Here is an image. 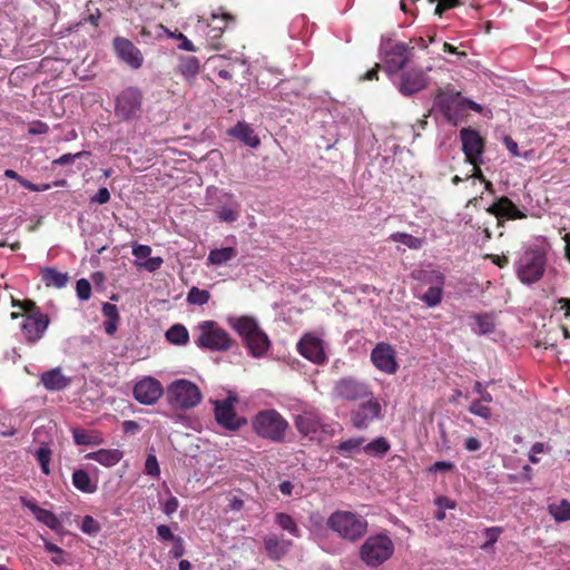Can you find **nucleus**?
Here are the masks:
<instances>
[{"label":"nucleus","mask_w":570,"mask_h":570,"mask_svg":"<svg viewBox=\"0 0 570 570\" xmlns=\"http://www.w3.org/2000/svg\"><path fill=\"white\" fill-rule=\"evenodd\" d=\"M232 326L243 338L252 356L262 357L269 350L271 341L254 317L240 316Z\"/></svg>","instance_id":"1"},{"label":"nucleus","mask_w":570,"mask_h":570,"mask_svg":"<svg viewBox=\"0 0 570 570\" xmlns=\"http://www.w3.org/2000/svg\"><path fill=\"white\" fill-rule=\"evenodd\" d=\"M252 426L259 438L282 443L285 441L289 424L278 411L268 409L259 411L253 417Z\"/></svg>","instance_id":"2"},{"label":"nucleus","mask_w":570,"mask_h":570,"mask_svg":"<svg viewBox=\"0 0 570 570\" xmlns=\"http://www.w3.org/2000/svg\"><path fill=\"white\" fill-rule=\"evenodd\" d=\"M328 528L346 541L355 542L367 532V521L351 511L336 510L327 519Z\"/></svg>","instance_id":"3"},{"label":"nucleus","mask_w":570,"mask_h":570,"mask_svg":"<svg viewBox=\"0 0 570 570\" xmlns=\"http://www.w3.org/2000/svg\"><path fill=\"white\" fill-rule=\"evenodd\" d=\"M197 333L195 344L202 350L213 352H226L230 350L234 340L227 331L218 325L215 321H203L195 328Z\"/></svg>","instance_id":"4"},{"label":"nucleus","mask_w":570,"mask_h":570,"mask_svg":"<svg viewBox=\"0 0 570 570\" xmlns=\"http://www.w3.org/2000/svg\"><path fill=\"white\" fill-rule=\"evenodd\" d=\"M394 552L392 539L384 533L370 535L360 548V559L375 569L387 561Z\"/></svg>","instance_id":"5"},{"label":"nucleus","mask_w":570,"mask_h":570,"mask_svg":"<svg viewBox=\"0 0 570 570\" xmlns=\"http://www.w3.org/2000/svg\"><path fill=\"white\" fill-rule=\"evenodd\" d=\"M144 94L140 88L129 86L115 98V117L121 122L137 121L142 115Z\"/></svg>","instance_id":"6"},{"label":"nucleus","mask_w":570,"mask_h":570,"mask_svg":"<svg viewBox=\"0 0 570 570\" xmlns=\"http://www.w3.org/2000/svg\"><path fill=\"white\" fill-rule=\"evenodd\" d=\"M167 401L170 406L180 410H189L202 401L198 386L187 380H176L167 387Z\"/></svg>","instance_id":"7"},{"label":"nucleus","mask_w":570,"mask_h":570,"mask_svg":"<svg viewBox=\"0 0 570 570\" xmlns=\"http://www.w3.org/2000/svg\"><path fill=\"white\" fill-rule=\"evenodd\" d=\"M547 257L540 249H529L524 253L517 267L521 283L531 285L539 282L546 271Z\"/></svg>","instance_id":"8"},{"label":"nucleus","mask_w":570,"mask_h":570,"mask_svg":"<svg viewBox=\"0 0 570 570\" xmlns=\"http://www.w3.org/2000/svg\"><path fill=\"white\" fill-rule=\"evenodd\" d=\"M373 394L371 386L353 376L337 380L333 386V396L345 401L365 400Z\"/></svg>","instance_id":"9"},{"label":"nucleus","mask_w":570,"mask_h":570,"mask_svg":"<svg viewBox=\"0 0 570 570\" xmlns=\"http://www.w3.org/2000/svg\"><path fill=\"white\" fill-rule=\"evenodd\" d=\"M461 92L455 91L450 86L439 88L434 97V108H436L446 121L456 125L459 120V110L461 109Z\"/></svg>","instance_id":"10"},{"label":"nucleus","mask_w":570,"mask_h":570,"mask_svg":"<svg viewBox=\"0 0 570 570\" xmlns=\"http://www.w3.org/2000/svg\"><path fill=\"white\" fill-rule=\"evenodd\" d=\"M297 431L311 440L320 438L321 433L333 434L330 426L323 423L322 415L316 410H304L294 420Z\"/></svg>","instance_id":"11"},{"label":"nucleus","mask_w":570,"mask_h":570,"mask_svg":"<svg viewBox=\"0 0 570 570\" xmlns=\"http://www.w3.org/2000/svg\"><path fill=\"white\" fill-rule=\"evenodd\" d=\"M22 317L20 330L23 338L30 344L41 340L50 323L49 316L41 311H36V314L22 315Z\"/></svg>","instance_id":"12"},{"label":"nucleus","mask_w":570,"mask_h":570,"mask_svg":"<svg viewBox=\"0 0 570 570\" xmlns=\"http://www.w3.org/2000/svg\"><path fill=\"white\" fill-rule=\"evenodd\" d=\"M367 399L351 413L352 424L358 430L367 429L374 420L382 417V405L379 400L373 397V394Z\"/></svg>","instance_id":"13"},{"label":"nucleus","mask_w":570,"mask_h":570,"mask_svg":"<svg viewBox=\"0 0 570 570\" xmlns=\"http://www.w3.org/2000/svg\"><path fill=\"white\" fill-rule=\"evenodd\" d=\"M373 365L386 374H395L399 370L396 353L393 346L385 342L377 343L371 352Z\"/></svg>","instance_id":"14"},{"label":"nucleus","mask_w":570,"mask_h":570,"mask_svg":"<svg viewBox=\"0 0 570 570\" xmlns=\"http://www.w3.org/2000/svg\"><path fill=\"white\" fill-rule=\"evenodd\" d=\"M137 402L145 405L155 404L164 394L161 383L151 376H145L138 381L132 390Z\"/></svg>","instance_id":"15"},{"label":"nucleus","mask_w":570,"mask_h":570,"mask_svg":"<svg viewBox=\"0 0 570 570\" xmlns=\"http://www.w3.org/2000/svg\"><path fill=\"white\" fill-rule=\"evenodd\" d=\"M413 56V48L405 42H397L385 51L384 68L389 73L401 71Z\"/></svg>","instance_id":"16"},{"label":"nucleus","mask_w":570,"mask_h":570,"mask_svg":"<svg viewBox=\"0 0 570 570\" xmlns=\"http://www.w3.org/2000/svg\"><path fill=\"white\" fill-rule=\"evenodd\" d=\"M460 138L466 161L475 166L484 150V141L481 135L475 129L463 128L460 131Z\"/></svg>","instance_id":"17"},{"label":"nucleus","mask_w":570,"mask_h":570,"mask_svg":"<svg viewBox=\"0 0 570 570\" xmlns=\"http://www.w3.org/2000/svg\"><path fill=\"white\" fill-rule=\"evenodd\" d=\"M429 83V77L419 68L405 70L400 76L399 90L404 96H412L423 90Z\"/></svg>","instance_id":"18"},{"label":"nucleus","mask_w":570,"mask_h":570,"mask_svg":"<svg viewBox=\"0 0 570 570\" xmlns=\"http://www.w3.org/2000/svg\"><path fill=\"white\" fill-rule=\"evenodd\" d=\"M297 350L302 356L315 364H323L327 360L323 341L312 333L305 334L299 340Z\"/></svg>","instance_id":"19"},{"label":"nucleus","mask_w":570,"mask_h":570,"mask_svg":"<svg viewBox=\"0 0 570 570\" xmlns=\"http://www.w3.org/2000/svg\"><path fill=\"white\" fill-rule=\"evenodd\" d=\"M215 417L219 425L230 431H236L246 423L236 415L230 397L215 403Z\"/></svg>","instance_id":"20"},{"label":"nucleus","mask_w":570,"mask_h":570,"mask_svg":"<svg viewBox=\"0 0 570 570\" xmlns=\"http://www.w3.org/2000/svg\"><path fill=\"white\" fill-rule=\"evenodd\" d=\"M114 49L117 56L132 69H139L142 66V53L130 40L116 37L114 39Z\"/></svg>","instance_id":"21"},{"label":"nucleus","mask_w":570,"mask_h":570,"mask_svg":"<svg viewBox=\"0 0 570 570\" xmlns=\"http://www.w3.org/2000/svg\"><path fill=\"white\" fill-rule=\"evenodd\" d=\"M263 544L266 556L272 561H281L288 554L294 543L292 540L269 533L263 538Z\"/></svg>","instance_id":"22"},{"label":"nucleus","mask_w":570,"mask_h":570,"mask_svg":"<svg viewBox=\"0 0 570 570\" xmlns=\"http://www.w3.org/2000/svg\"><path fill=\"white\" fill-rule=\"evenodd\" d=\"M487 213L495 216L497 218L505 219H523L525 214L521 212L514 203L507 196H501L491 206L487 208Z\"/></svg>","instance_id":"23"},{"label":"nucleus","mask_w":570,"mask_h":570,"mask_svg":"<svg viewBox=\"0 0 570 570\" xmlns=\"http://www.w3.org/2000/svg\"><path fill=\"white\" fill-rule=\"evenodd\" d=\"M20 502L24 508L29 509L33 513L37 521L47 525L49 529L58 531L61 528V522L57 515L49 510L40 508L33 499L21 497Z\"/></svg>","instance_id":"24"},{"label":"nucleus","mask_w":570,"mask_h":570,"mask_svg":"<svg viewBox=\"0 0 570 570\" xmlns=\"http://www.w3.org/2000/svg\"><path fill=\"white\" fill-rule=\"evenodd\" d=\"M40 381L49 391H61L66 389L71 382L70 377H67L62 374L60 367L43 372L41 374Z\"/></svg>","instance_id":"25"},{"label":"nucleus","mask_w":570,"mask_h":570,"mask_svg":"<svg viewBox=\"0 0 570 570\" xmlns=\"http://www.w3.org/2000/svg\"><path fill=\"white\" fill-rule=\"evenodd\" d=\"M124 456L122 451L118 449H100L96 452L88 453L86 459L97 461L105 466L116 465Z\"/></svg>","instance_id":"26"},{"label":"nucleus","mask_w":570,"mask_h":570,"mask_svg":"<svg viewBox=\"0 0 570 570\" xmlns=\"http://www.w3.org/2000/svg\"><path fill=\"white\" fill-rule=\"evenodd\" d=\"M41 279L47 287L62 288L68 284V273H62L55 267H43L40 271Z\"/></svg>","instance_id":"27"},{"label":"nucleus","mask_w":570,"mask_h":570,"mask_svg":"<svg viewBox=\"0 0 570 570\" xmlns=\"http://www.w3.org/2000/svg\"><path fill=\"white\" fill-rule=\"evenodd\" d=\"M199 60L194 56L181 57L178 63V72L186 81L191 82L199 72Z\"/></svg>","instance_id":"28"},{"label":"nucleus","mask_w":570,"mask_h":570,"mask_svg":"<svg viewBox=\"0 0 570 570\" xmlns=\"http://www.w3.org/2000/svg\"><path fill=\"white\" fill-rule=\"evenodd\" d=\"M232 134L249 147H257L261 144L259 138L246 122H238L233 129Z\"/></svg>","instance_id":"29"},{"label":"nucleus","mask_w":570,"mask_h":570,"mask_svg":"<svg viewBox=\"0 0 570 570\" xmlns=\"http://www.w3.org/2000/svg\"><path fill=\"white\" fill-rule=\"evenodd\" d=\"M413 277L423 285H444L445 276L436 269H421L413 273Z\"/></svg>","instance_id":"30"},{"label":"nucleus","mask_w":570,"mask_h":570,"mask_svg":"<svg viewBox=\"0 0 570 570\" xmlns=\"http://www.w3.org/2000/svg\"><path fill=\"white\" fill-rule=\"evenodd\" d=\"M274 522L278 525L279 529L288 532L294 538H301V529L292 515L285 512H277L274 515Z\"/></svg>","instance_id":"31"},{"label":"nucleus","mask_w":570,"mask_h":570,"mask_svg":"<svg viewBox=\"0 0 570 570\" xmlns=\"http://www.w3.org/2000/svg\"><path fill=\"white\" fill-rule=\"evenodd\" d=\"M237 256V250L234 247H223L212 249L208 254V263L212 265H224Z\"/></svg>","instance_id":"32"},{"label":"nucleus","mask_w":570,"mask_h":570,"mask_svg":"<svg viewBox=\"0 0 570 570\" xmlns=\"http://www.w3.org/2000/svg\"><path fill=\"white\" fill-rule=\"evenodd\" d=\"M72 484L76 489L85 493H94L97 489V487L92 484L88 472L82 469H78L72 473Z\"/></svg>","instance_id":"33"},{"label":"nucleus","mask_w":570,"mask_h":570,"mask_svg":"<svg viewBox=\"0 0 570 570\" xmlns=\"http://www.w3.org/2000/svg\"><path fill=\"white\" fill-rule=\"evenodd\" d=\"M168 342L175 345H186L189 341V333L181 324L173 325L165 334Z\"/></svg>","instance_id":"34"},{"label":"nucleus","mask_w":570,"mask_h":570,"mask_svg":"<svg viewBox=\"0 0 570 570\" xmlns=\"http://www.w3.org/2000/svg\"><path fill=\"white\" fill-rule=\"evenodd\" d=\"M73 442L78 445H99L102 439L95 432H88L82 429L72 430Z\"/></svg>","instance_id":"35"},{"label":"nucleus","mask_w":570,"mask_h":570,"mask_svg":"<svg viewBox=\"0 0 570 570\" xmlns=\"http://www.w3.org/2000/svg\"><path fill=\"white\" fill-rule=\"evenodd\" d=\"M390 449H391V444L383 436L376 438L375 440L367 443L363 448L365 453L373 455V456H379V458H382L383 455H385L390 451Z\"/></svg>","instance_id":"36"},{"label":"nucleus","mask_w":570,"mask_h":570,"mask_svg":"<svg viewBox=\"0 0 570 570\" xmlns=\"http://www.w3.org/2000/svg\"><path fill=\"white\" fill-rule=\"evenodd\" d=\"M548 509L557 522L570 520V502L568 500L563 499L559 503H552Z\"/></svg>","instance_id":"37"},{"label":"nucleus","mask_w":570,"mask_h":570,"mask_svg":"<svg viewBox=\"0 0 570 570\" xmlns=\"http://www.w3.org/2000/svg\"><path fill=\"white\" fill-rule=\"evenodd\" d=\"M444 285L430 286L420 299L429 307H434L442 302Z\"/></svg>","instance_id":"38"},{"label":"nucleus","mask_w":570,"mask_h":570,"mask_svg":"<svg viewBox=\"0 0 570 570\" xmlns=\"http://www.w3.org/2000/svg\"><path fill=\"white\" fill-rule=\"evenodd\" d=\"M52 451L48 443H41L39 449L36 451L37 461L40 464L41 471L43 474H50V461H51Z\"/></svg>","instance_id":"39"},{"label":"nucleus","mask_w":570,"mask_h":570,"mask_svg":"<svg viewBox=\"0 0 570 570\" xmlns=\"http://www.w3.org/2000/svg\"><path fill=\"white\" fill-rule=\"evenodd\" d=\"M390 239L393 242L402 243L411 249H419L423 245V240L421 238L414 237L406 233H393L390 236Z\"/></svg>","instance_id":"40"},{"label":"nucleus","mask_w":570,"mask_h":570,"mask_svg":"<svg viewBox=\"0 0 570 570\" xmlns=\"http://www.w3.org/2000/svg\"><path fill=\"white\" fill-rule=\"evenodd\" d=\"M364 441H365V439L362 436L351 438L348 440L341 442L336 446V451L344 456H350L354 451L360 449V446L364 443Z\"/></svg>","instance_id":"41"},{"label":"nucleus","mask_w":570,"mask_h":570,"mask_svg":"<svg viewBox=\"0 0 570 570\" xmlns=\"http://www.w3.org/2000/svg\"><path fill=\"white\" fill-rule=\"evenodd\" d=\"M210 294L206 289L196 286L191 287L187 294V302L193 305L203 306L208 303Z\"/></svg>","instance_id":"42"},{"label":"nucleus","mask_w":570,"mask_h":570,"mask_svg":"<svg viewBox=\"0 0 570 570\" xmlns=\"http://www.w3.org/2000/svg\"><path fill=\"white\" fill-rule=\"evenodd\" d=\"M81 531L89 535H96L100 531V524L91 515H86L81 522Z\"/></svg>","instance_id":"43"},{"label":"nucleus","mask_w":570,"mask_h":570,"mask_svg":"<svg viewBox=\"0 0 570 570\" xmlns=\"http://www.w3.org/2000/svg\"><path fill=\"white\" fill-rule=\"evenodd\" d=\"M482 403L483 402L481 401H473L469 406V411L476 416L488 420L491 417L492 411L489 406L483 405Z\"/></svg>","instance_id":"44"},{"label":"nucleus","mask_w":570,"mask_h":570,"mask_svg":"<svg viewBox=\"0 0 570 570\" xmlns=\"http://www.w3.org/2000/svg\"><path fill=\"white\" fill-rule=\"evenodd\" d=\"M502 533V528L500 527H491L484 530V534L487 537V541L481 546V549L488 550L492 547L499 539V535Z\"/></svg>","instance_id":"45"},{"label":"nucleus","mask_w":570,"mask_h":570,"mask_svg":"<svg viewBox=\"0 0 570 570\" xmlns=\"http://www.w3.org/2000/svg\"><path fill=\"white\" fill-rule=\"evenodd\" d=\"M77 296L81 301H88L91 296V284L88 279L81 278L76 284Z\"/></svg>","instance_id":"46"},{"label":"nucleus","mask_w":570,"mask_h":570,"mask_svg":"<svg viewBox=\"0 0 570 570\" xmlns=\"http://www.w3.org/2000/svg\"><path fill=\"white\" fill-rule=\"evenodd\" d=\"M12 306L19 307L20 309H22L23 313L21 314V316L36 314V311H41L40 307L37 306L33 301H30V299H24V301L13 299Z\"/></svg>","instance_id":"47"},{"label":"nucleus","mask_w":570,"mask_h":570,"mask_svg":"<svg viewBox=\"0 0 570 570\" xmlns=\"http://www.w3.org/2000/svg\"><path fill=\"white\" fill-rule=\"evenodd\" d=\"M430 2H435V0H429ZM438 4L435 7L434 13L439 17H442L443 12L453 8H456L461 4V0H436Z\"/></svg>","instance_id":"48"},{"label":"nucleus","mask_w":570,"mask_h":570,"mask_svg":"<svg viewBox=\"0 0 570 570\" xmlns=\"http://www.w3.org/2000/svg\"><path fill=\"white\" fill-rule=\"evenodd\" d=\"M145 472L151 476H159L160 469L155 454H148L145 462Z\"/></svg>","instance_id":"49"},{"label":"nucleus","mask_w":570,"mask_h":570,"mask_svg":"<svg viewBox=\"0 0 570 570\" xmlns=\"http://www.w3.org/2000/svg\"><path fill=\"white\" fill-rule=\"evenodd\" d=\"M230 17L228 14H224L220 18L217 16H213V22L209 24L213 31L216 33L213 36L214 38L220 35L228 23V19Z\"/></svg>","instance_id":"50"},{"label":"nucleus","mask_w":570,"mask_h":570,"mask_svg":"<svg viewBox=\"0 0 570 570\" xmlns=\"http://www.w3.org/2000/svg\"><path fill=\"white\" fill-rule=\"evenodd\" d=\"M217 217L227 223H233L237 219V213L229 207H222L217 210Z\"/></svg>","instance_id":"51"},{"label":"nucleus","mask_w":570,"mask_h":570,"mask_svg":"<svg viewBox=\"0 0 570 570\" xmlns=\"http://www.w3.org/2000/svg\"><path fill=\"white\" fill-rule=\"evenodd\" d=\"M101 312L106 320H120L118 307L110 303H104Z\"/></svg>","instance_id":"52"},{"label":"nucleus","mask_w":570,"mask_h":570,"mask_svg":"<svg viewBox=\"0 0 570 570\" xmlns=\"http://www.w3.org/2000/svg\"><path fill=\"white\" fill-rule=\"evenodd\" d=\"M170 37L176 38L177 40L180 41V43L178 45L179 49H183V50H186V51H195L196 50V48L193 45V42L185 35H183L181 32L170 33Z\"/></svg>","instance_id":"53"},{"label":"nucleus","mask_w":570,"mask_h":570,"mask_svg":"<svg viewBox=\"0 0 570 570\" xmlns=\"http://www.w3.org/2000/svg\"><path fill=\"white\" fill-rule=\"evenodd\" d=\"M90 200L100 205L107 204L110 200V193L106 187H100Z\"/></svg>","instance_id":"54"},{"label":"nucleus","mask_w":570,"mask_h":570,"mask_svg":"<svg viewBox=\"0 0 570 570\" xmlns=\"http://www.w3.org/2000/svg\"><path fill=\"white\" fill-rule=\"evenodd\" d=\"M474 392L480 395V399L478 401H481L484 403H491L493 401L492 395L485 390V387L483 386V384L481 382H475Z\"/></svg>","instance_id":"55"},{"label":"nucleus","mask_w":570,"mask_h":570,"mask_svg":"<svg viewBox=\"0 0 570 570\" xmlns=\"http://www.w3.org/2000/svg\"><path fill=\"white\" fill-rule=\"evenodd\" d=\"M163 263L161 257H149L141 266L148 272H155L161 267Z\"/></svg>","instance_id":"56"},{"label":"nucleus","mask_w":570,"mask_h":570,"mask_svg":"<svg viewBox=\"0 0 570 570\" xmlns=\"http://www.w3.org/2000/svg\"><path fill=\"white\" fill-rule=\"evenodd\" d=\"M151 253V248L148 245H136L132 248V255L137 258H148Z\"/></svg>","instance_id":"57"},{"label":"nucleus","mask_w":570,"mask_h":570,"mask_svg":"<svg viewBox=\"0 0 570 570\" xmlns=\"http://www.w3.org/2000/svg\"><path fill=\"white\" fill-rule=\"evenodd\" d=\"M455 465L452 462L449 461H438L435 462L431 468L430 471L438 472V471H452L454 470Z\"/></svg>","instance_id":"58"},{"label":"nucleus","mask_w":570,"mask_h":570,"mask_svg":"<svg viewBox=\"0 0 570 570\" xmlns=\"http://www.w3.org/2000/svg\"><path fill=\"white\" fill-rule=\"evenodd\" d=\"M157 534L165 541L175 540L177 538L173 534L170 528L166 524H160L157 527Z\"/></svg>","instance_id":"59"},{"label":"nucleus","mask_w":570,"mask_h":570,"mask_svg":"<svg viewBox=\"0 0 570 570\" xmlns=\"http://www.w3.org/2000/svg\"><path fill=\"white\" fill-rule=\"evenodd\" d=\"M178 505H179V502H178V499L176 497H170L164 504V512L167 514V515H170L173 514L174 512L177 511L178 509Z\"/></svg>","instance_id":"60"},{"label":"nucleus","mask_w":570,"mask_h":570,"mask_svg":"<svg viewBox=\"0 0 570 570\" xmlns=\"http://www.w3.org/2000/svg\"><path fill=\"white\" fill-rule=\"evenodd\" d=\"M485 258L491 259V262L499 266L500 268H503L509 264V259L505 255L488 254L485 255Z\"/></svg>","instance_id":"61"},{"label":"nucleus","mask_w":570,"mask_h":570,"mask_svg":"<svg viewBox=\"0 0 570 570\" xmlns=\"http://www.w3.org/2000/svg\"><path fill=\"white\" fill-rule=\"evenodd\" d=\"M435 504L440 508V509H454L456 507L455 502L453 500H451L450 498L448 497H439L435 499Z\"/></svg>","instance_id":"62"},{"label":"nucleus","mask_w":570,"mask_h":570,"mask_svg":"<svg viewBox=\"0 0 570 570\" xmlns=\"http://www.w3.org/2000/svg\"><path fill=\"white\" fill-rule=\"evenodd\" d=\"M120 320H106L104 322V330L106 334L112 336L118 330V324Z\"/></svg>","instance_id":"63"},{"label":"nucleus","mask_w":570,"mask_h":570,"mask_svg":"<svg viewBox=\"0 0 570 570\" xmlns=\"http://www.w3.org/2000/svg\"><path fill=\"white\" fill-rule=\"evenodd\" d=\"M175 542V546L174 548L171 549L170 553L174 558L178 559L180 558L185 550H184V546H183V539L180 537H177L175 540H173Z\"/></svg>","instance_id":"64"}]
</instances>
